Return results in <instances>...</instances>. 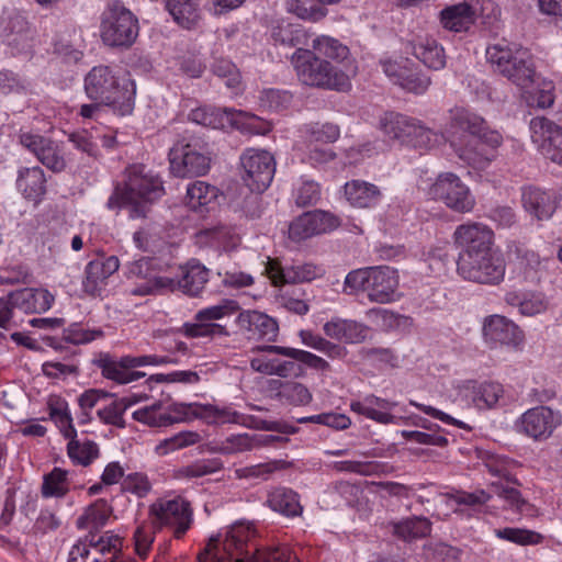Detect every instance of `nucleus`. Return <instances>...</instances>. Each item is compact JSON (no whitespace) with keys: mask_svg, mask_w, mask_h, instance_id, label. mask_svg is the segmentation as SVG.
<instances>
[{"mask_svg":"<svg viewBox=\"0 0 562 562\" xmlns=\"http://www.w3.org/2000/svg\"><path fill=\"white\" fill-rule=\"evenodd\" d=\"M256 530L249 522H236L225 535L211 537L198 562H299L288 547L259 550Z\"/></svg>","mask_w":562,"mask_h":562,"instance_id":"f257e3e1","label":"nucleus"},{"mask_svg":"<svg viewBox=\"0 0 562 562\" xmlns=\"http://www.w3.org/2000/svg\"><path fill=\"white\" fill-rule=\"evenodd\" d=\"M85 92L90 100L103 103L121 116L134 110L135 82L117 76L109 66H95L86 75Z\"/></svg>","mask_w":562,"mask_h":562,"instance_id":"f03ea898","label":"nucleus"},{"mask_svg":"<svg viewBox=\"0 0 562 562\" xmlns=\"http://www.w3.org/2000/svg\"><path fill=\"white\" fill-rule=\"evenodd\" d=\"M165 193L161 179L144 165H132L125 169V180L116 184L108 200L110 210L133 205L132 217L145 216L140 202H154Z\"/></svg>","mask_w":562,"mask_h":562,"instance_id":"7ed1b4c3","label":"nucleus"},{"mask_svg":"<svg viewBox=\"0 0 562 562\" xmlns=\"http://www.w3.org/2000/svg\"><path fill=\"white\" fill-rule=\"evenodd\" d=\"M486 59L494 70L517 87L529 88L536 76L535 64L528 48L502 40L486 48Z\"/></svg>","mask_w":562,"mask_h":562,"instance_id":"20e7f679","label":"nucleus"},{"mask_svg":"<svg viewBox=\"0 0 562 562\" xmlns=\"http://www.w3.org/2000/svg\"><path fill=\"white\" fill-rule=\"evenodd\" d=\"M397 271L389 266H374L350 271L344 282L347 294L366 292L369 301L387 304L396 301Z\"/></svg>","mask_w":562,"mask_h":562,"instance_id":"39448f33","label":"nucleus"},{"mask_svg":"<svg viewBox=\"0 0 562 562\" xmlns=\"http://www.w3.org/2000/svg\"><path fill=\"white\" fill-rule=\"evenodd\" d=\"M292 64L300 81L306 86L338 91L349 86L345 72L310 49L297 48L292 55Z\"/></svg>","mask_w":562,"mask_h":562,"instance_id":"423d86ee","label":"nucleus"},{"mask_svg":"<svg viewBox=\"0 0 562 562\" xmlns=\"http://www.w3.org/2000/svg\"><path fill=\"white\" fill-rule=\"evenodd\" d=\"M139 33L137 16L121 1L106 5L100 18V36L110 47H131Z\"/></svg>","mask_w":562,"mask_h":562,"instance_id":"0eeeda50","label":"nucleus"},{"mask_svg":"<svg viewBox=\"0 0 562 562\" xmlns=\"http://www.w3.org/2000/svg\"><path fill=\"white\" fill-rule=\"evenodd\" d=\"M148 515L154 529L169 528L177 539L182 538L193 524L191 503L182 496L157 499L149 506Z\"/></svg>","mask_w":562,"mask_h":562,"instance_id":"6e6552de","label":"nucleus"},{"mask_svg":"<svg viewBox=\"0 0 562 562\" xmlns=\"http://www.w3.org/2000/svg\"><path fill=\"white\" fill-rule=\"evenodd\" d=\"M170 172L178 178L201 177L211 169V151L205 144L178 142L168 153Z\"/></svg>","mask_w":562,"mask_h":562,"instance_id":"1a4fd4ad","label":"nucleus"},{"mask_svg":"<svg viewBox=\"0 0 562 562\" xmlns=\"http://www.w3.org/2000/svg\"><path fill=\"white\" fill-rule=\"evenodd\" d=\"M193 414L209 424H237L251 429L279 431L282 434L295 432V427L281 422L265 420L254 415H247L229 406L218 407L212 404L196 405Z\"/></svg>","mask_w":562,"mask_h":562,"instance_id":"9d476101","label":"nucleus"},{"mask_svg":"<svg viewBox=\"0 0 562 562\" xmlns=\"http://www.w3.org/2000/svg\"><path fill=\"white\" fill-rule=\"evenodd\" d=\"M122 550V539L111 532L89 535L70 549L67 562H114Z\"/></svg>","mask_w":562,"mask_h":562,"instance_id":"9b49d317","label":"nucleus"},{"mask_svg":"<svg viewBox=\"0 0 562 562\" xmlns=\"http://www.w3.org/2000/svg\"><path fill=\"white\" fill-rule=\"evenodd\" d=\"M36 29L25 12L5 9L0 15V41L13 55L32 48Z\"/></svg>","mask_w":562,"mask_h":562,"instance_id":"f8f14e48","label":"nucleus"},{"mask_svg":"<svg viewBox=\"0 0 562 562\" xmlns=\"http://www.w3.org/2000/svg\"><path fill=\"white\" fill-rule=\"evenodd\" d=\"M505 261L497 251L457 260L458 274L479 284H499L505 278Z\"/></svg>","mask_w":562,"mask_h":562,"instance_id":"ddd939ff","label":"nucleus"},{"mask_svg":"<svg viewBox=\"0 0 562 562\" xmlns=\"http://www.w3.org/2000/svg\"><path fill=\"white\" fill-rule=\"evenodd\" d=\"M429 194L458 213H469L475 206V198L470 188L453 172L438 175Z\"/></svg>","mask_w":562,"mask_h":562,"instance_id":"4468645a","label":"nucleus"},{"mask_svg":"<svg viewBox=\"0 0 562 562\" xmlns=\"http://www.w3.org/2000/svg\"><path fill=\"white\" fill-rule=\"evenodd\" d=\"M241 179L251 192L262 193L273 179L276 172L274 157L267 150L246 149L240 156Z\"/></svg>","mask_w":562,"mask_h":562,"instance_id":"2eb2a0df","label":"nucleus"},{"mask_svg":"<svg viewBox=\"0 0 562 562\" xmlns=\"http://www.w3.org/2000/svg\"><path fill=\"white\" fill-rule=\"evenodd\" d=\"M453 241L459 249L458 259L494 252V232L480 222H468L457 226Z\"/></svg>","mask_w":562,"mask_h":562,"instance_id":"dca6fc26","label":"nucleus"},{"mask_svg":"<svg viewBox=\"0 0 562 562\" xmlns=\"http://www.w3.org/2000/svg\"><path fill=\"white\" fill-rule=\"evenodd\" d=\"M531 138L543 156L562 166V126L544 117L536 116L530 124Z\"/></svg>","mask_w":562,"mask_h":562,"instance_id":"f3484780","label":"nucleus"},{"mask_svg":"<svg viewBox=\"0 0 562 562\" xmlns=\"http://www.w3.org/2000/svg\"><path fill=\"white\" fill-rule=\"evenodd\" d=\"M341 224L340 218L327 211L315 210L296 217L289 226V236L295 241L307 239L314 235L329 233Z\"/></svg>","mask_w":562,"mask_h":562,"instance_id":"a211bd4d","label":"nucleus"},{"mask_svg":"<svg viewBox=\"0 0 562 562\" xmlns=\"http://www.w3.org/2000/svg\"><path fill=\"white\" fill-rule=\"evenodd\" d=\"M19 138L21 145L30 150L47 169L56 173L66 169L67 162L64 150L57 142L27 132L21 133Z\"/></svg>","mask_w":562,"mask_h":562,"instance_id":"6ab92c4d","label":"nucleus"},{"mask_svg":"<svg viewBox=\"0 0 562 562\" xmlns=\"http://www.w3.org/2000/svg\"><path fill=\"white\" fill-rule=\"evenodd\" d=\"M154 261L153 258L144 257L128 263L125 272L126 277L137 280L135 286L131 289V294L145 296L157 294L165 290L169 278L158 274L153 266Z\"/></svg>","mask_w":562,"mask_h":562,"instance_id":"aec40b11","label":"nucleus"},{"mask_svg":"<svg viewBox=\"0 0 562 562\" xmlns=\"http://www.w3.org/2000/svg\"><path fill=\"white\" fill-rule=\"evenodd\" d=\"M450 127L462 130L480 139L482 144L496 148L502 144L503 137L497 131H491L485 120L464 108L450 110Z\"/></svg>","mask_w":562,"mask_h":562,"instance_id":"412c9836","label":"nucleus"},{"mask_svg":"<svg viewBox=\"0 0 562 562\" xmlns=\"http://www.w3.org/2000/svg\"><path fill=\"white\" fill-rule=\"evenodd\" d=\"M503 395V385L497 382L469 380L463 382L458 389L459 398L467 406H472L480 411L495 408Z\"/></svg>","mask_w":562,"mask_h":562,"instance_id":"4be33fe9","label":"nucleus"},{"mask_svg":"<svg viewBox=\"0 0 562 562\" xmlns=\"http://www.w3.org/2000/svg\"><path fill=\"white\" fill-rule=\"evenodd\" d=\"M559 412L548 406H537L525 412L519 420L521 431L535 440L549 438L561 424Z\"/></svg>","mask_w":562,"mask_h":562,"instance_id":"5701e85b","label":"nucleus"},{"mask_svg":"<svg viewBox=\"0 0 562 562\" xmlns=\"http://www.w3.org/2000/svg\"><path fill=\"white\" fill-rule=\"evenodd\" d=\"M266 273L276 286L285 283L310 282L322 274V269L313 263H293L282 266L279 261L269 258Z\"/></svg>","mask_w":562,"mask_h":562,"instance_id":"b1692460","label":"nucleus"},{"mask_svg":"<svg viewBox=\"0 0 562 562\" xmlns=\"http://www.w3.org/2000/svg\"><path fill=\"white\" fill-rule=\"evenodd\" d=\"M382 67L385 75L407 92L423 94L431 83L429 76L417 68H408L406 64L384 61Z\"/></svg>","mask_w":562,"mask_h":562,"instance_id":"393cba45","label":"nucleus"},{"mask_svg":"<svg viewBox=\"0 0 562 562\" xmlns=\"http://www.w3.org/2000/svg\"><path fill=\"white\" fill-rule=\"evenodd\" d=\"M120 268L116 256L94 259L86 266L83 291L91 296H101L105 289L106 280Z\"/></svg>","mask_w":562,"mask_h":562,"instance_id":"a878e982","label":"nucleus"},{"mask_svg":"<svg viewBox=\"0 0 562 562\" xmlns=\"http://www.w3.org/2000/svg\"><path fill=\"white\" fill-rule=\"evenodd\" d=\"M482 333L487 344L516 346L522 339L519 327L502 315H490L483 322Z\"/></svg>","mask_w":562,"mask_h":562,"instance_id":"bb28decb","label":"nucleus"},{"mask_svg":"<svg viewBox=\"0 0 562 562\" xmlns=\"http://www.w3.org/2000/svg\"><path fill=\"white\" fill-rule=\"evenodd\" d=\"M209 281V270L200 262H188L181 269V277L178 279L169 278L165 290L180 291L188 296H198Z\"/></svg>","mask_w":562,"mask_h":562,"instance_id":"cd10ccee","label":"nucleus"},{"mask_svg":"<svg viewBox=\"0 0 562 562\" xmlns=\"http://www.w3.org/2000/svg\"><path fill=\"white\" fill-rule=\"evenodd\" d=\"M237 325L248 338L274 341L279 333L277 321L265 313L244 311L237 317Z\"/></svg>","mask_w":562,"mask_h":562,"instance_id":"c85d7f7f","label":"nucleus"},{"mask_svg":"<svg viewBox=\"0 0 562 562\" xmlns=\"http://www.w3.org/2000/svg\"><path fill=\"white\" fill-rule=\"evenodd\" d=\"M525 211L538 221L551 218L557 210L558 196L552 191L536 187L525 188L521 195Z\"/></svg>","mask_w":562,"mask_h":562,"instance_id":"c756f323","label":"nucleus"},{"mask_svg":"<svg viewBox=\"0 0 562 562\" xmlns=\"http://www.w3.org/2000/svg\"><path fill=\"white\" fill-rule=\"evenodd\" d=\"M326 336L345 344H361L367 339L369 327L353 319L334 317L323 326Z\"/></svg>","mask_w":562,"mask_h":562,"instance_id":"7c9ffc66","label":"nucleus"},{"mask_svg":"<svg viewBox=\"0 0 562 562\" xmlns=\"http://www.w3.org/2000/svg\"><path fill=\"white\" fill-rule=\"evenodd\" d=\"M394 406H396L395 402L375 395H367L361 401H352L350 403V409L353 413L363 415L383 425L396 423V417L389 413Z\"/></svg>","mask_w":562,"mask_h":562,"instance_id":"2f4dec72","label":"nucleus"},{"mask_svg":"<svg viewBox=\"0 0 562 562\" xmlns=\"http://www.w3.org/2000/svg\"><path fill=\"white\" fill-rule=\"evenodd\" d=\"M476 15L477 9L464 1L441 10L440 23L445 30L450 32H467L475 23Z\"/></svg>","mask_w":562,"mask_h":562,"instance_id":"473e14b6","label":"nucleus"},{"mask_svg":"<svg viewBox=\"0 0 562 562\" xmlns=\"http://www.w3.org/2000/svg\"><path fill=\"white\" fill-rule=\"evenodd\" d=\"M344 193L350 205L359 209L375 207L383 196L378 186L360 179L346 182Z\"/></svg>","mask_w":562,"mask_h":562,"instance_id":"72a5a7b5","label":"nucleus"},{"mask_svg":"<svg viewBox=\"0 0 562 562\" xmlns=\"http://www.w3.org/2000/svg\"><path fill=\"white\" fill-rule=\"evenodd\" d=\"M266 505L286 518L300 517L303 514L300 495L285 486H278L269 491Z\"/></svg>","mask_w":562,"mask_h":562,"instance_id":"f704fd0d","label":"nucleus"},{"mask_svg":"<svg viewBox=\"0 0 562 562\" xmlns=\"http://www.w3.org/2000/svg\"><path fill=\"white\" fill-rule=\"evenodd\" d=\"M417 121L418 120L415 117L389 111L380 117L379 128L390 139H395L407 145L411 133L415 131Z\"/></svg>","mask_w":562,"mask_h":562,"instance_id":"c9c22d12","label":"nucleus"},{"mask_svg":"<svg viewBox=\"0 0 562 562\" xmlns=\"http://www.w3.org/2000/svg\"><path fill=\"white\" fill-rule=\"evenodd\" d=\"M241 114V111L231 108L200 106L190 112L189 119L196 124L217 130L235 124L236 116Z\"/></svg>","mask_w":562,"mask_h":562,"instance_id":"e433bc0d","label":"nucleus"},{"mask_svg":"<svg viewBox=\"0 0 562 562\" xmlns=\"http://www.w3.org/2000/svg\"><path fill=\"white\" fill-rule=\"evenodd\" d=\"M46 181L41 167H25L19 170L16 188L26 200L38 203L46 193Z\"/></svg>","mask_w":562,"mask_h":562,"instance_id":"4c0bfd02","label":"nucleus"},{"mask_svg":"<svg viewBox=\"0 0 562 562\" xmlns=\"http://www.w3.org/2000/svg\"><path fill=\"white\" fill-rule=\"evenodd\" d=\"M124 362V357L120 360H115L109 353H100V356L93 360V363L101 370V374L105 379L112 380L119 384L134 382L145 376L144 372L130 371Z\"/></svg>","mask_w":562,"mask_h":562,"instance_id":"58836bf2","label":"nucleus"},{"mask_svg":"<svg viewBox=\"0 0 562 562\" xmlns=\"http://www.w3.org/2000/svg\"><path fill=\"white\" fill-rule=\"evenodd\" d=\"M11 297L14 299L16 307L25 313H44L54 303V296L45 289L16 290L11 292Z\"/></svg>","mask_w":562,"mask_h":562,"instance_id":"ea45409f","label":"nucleus"},{"mask_svg":"<svg viewBox=\"0 0 562 562\" xmlns=\"http://www.w3.org/2000/svg\"><path fill=\"white\" fill-rule=\"evenodd\" d=\"M252 350L284 356L300 362L301 366L305 364L306 367L314 369L316 371L325 372L330 370V364L327 360L302 349L277 345H262L257 346Z\"/></svg>","mask_w":562,"mask_h":562,"instance_id":"a19ab883","label":"nucleus"},{"mask_svg":"<svg viewBox=\"0 0 562 562\" xmlns=\"http://www.w3.org/2000/svg\"><path fill=\"white\" fill-rule=\"evenodd\" d=\"M506 252L508 258L515 261L518 268L524 271L526 280L533 281L536 279V273L541 265L537 252L519 240H509L506 245Z\"/></svg>","mask_w":562,"mask_h":562,"instance_id":"79ce46f5","label":"nucleus"},{"mask_svg":"<svg viewBox=\"0 0 562 562\" xmlns=\"http://www.w3.org/2000/svg\"><path fill=\"white\" fill-rule=\"evenodd\" d=\"M166 9L173 21L183 29H195L201 20L198 0H165Z\"/></svg>","mask_w":562,"mask_h":562,"instance_id":"37998d69","label":"nucleus"},{"mask_svg":"<svg viewBox=\"0 0 562 562\" xmlns=\"http://www.w3.org/2000/svg\"><path fill=\"white\" fill-rule=\"evenodd\" d=\"M507 304L518 307L519 312L526 316H535L543 313L549 306V300L542 292H508L505 295Z\"/></svg>","mask_w":562,"mask_h":562,"instance_id":"c03bdc74","label":"nucleus"},{"mask_svg":"<svg viewBox=\"0 0 562 562\" xmlns=\"http://www.w3.org/2000/svg\"><path fill=\"white\" fill-rule=\"evenodd\" d=\"M408 46L413 55L426 67L439 70L446 66L445 49L435 40L424 38L416 43H409Z\"/></svg>","mask_w":562,"mask_h":562,"instance_id":"a18cd8bd","label":"nucleus"},{"mask_svg":"<svg viewBox=\"0 0 562 562\" xmlns=\"http://www.w3.org/2000/svg\"><path fill=\"white\" fill-rule=\"evenodd\" d=\"M450 146L460 160L475 169L486 168L492 158L481 153L477 148V140L474 139H451Z\"/></svg>","mask_w":562,"mask_h":562,"instance_id":"49530a36","label":"nucleus"},{"mask_svg":"<svg viewBox=\"0 0 562 562\" xmlns=\"http://www.w3.org/2000/svg\"><path fill=\"white\" fill-rule=\"evenodd\" d=\"M111 513L112 508L105 499H97L78 517L77 527L79 529L98 530L106 524Z\"/></svg>","mask_w":562,"mask_h":562,"instance_id":"de8ad7c7","label":"nucleus"},{"mask_svg":"<svg viewBox=\"0 0 562 562\" xmlns=\"http://www.w3.org/2000/svg\"><path fill=\"white\" fill-rule=\"evenodd\" d=\"M313 50L319 58L325 57L336 63H342L348 59L350 50L348 46L342 44L339 40L328 36L319 35L312 42Z\"/></svg>","mask_w":562,"mask_h":562,"instance_id":"09e8293b","label":"nucleus"},{"mask_svg":"<svg viewBox=\"0 0 562 562\" xmlns=\"http://www.w3.org/2000/svg\"><path fill=\"white\" fill-rule=\"evenodd\" d=\"M138 398L136 395L124 396L112 401L109 405L98 409L99 418L109 425L116 426L119 428L125 427V420L123 415L125 411L132 405L136 404Z\"/></svg>","mask_w":562,"mask_h":562,"instance_id":"8fccbe9b","label":"nucleus"},{"mask_svg":"<svg viewBox=\"0 0 562 562\" xmlns=\"http://www.w3.org/2000/svg\"><path fill=\"white\" fill-rule=\"evenodd\" d=\"M173 412L175 414L167 412H157L155 411V406H146L144 408L135 411L133 413V418L137 422L147 424L151 427H161L183 420L181 415L186 413L184 408H175Z\"/></svg>","mask_w":562,"mask_h":562,"instance_id":"3c124183","label":"nucleus"},{"mask_svg":"<svg viewBox=\"0 0 562 562\" xmlns=\"http://www.w3.org/2000/svg\"><path fill=\"white\" fill-rule=\"evenodd\" d=\"M431 532V522L423 516L406 518L394 525V533L403 540L409 541L425 538Z\"/></svg>","mask_w":562,"mask_h":562,"instance_id":"603ef678","label":"nucleus"},{"mask_svg":"<svg viewBox=\"0 0 562 562\" xmlns=\"http://www.w3.org/2000/svg\"><path fill=\"white\" fill-rule=\"evenodd\" d=\"M271 37L276 44L296 47L305 44L306 34L300 24L281 21L272 27Z\"/></svg>","mask_w":562,"mask_h":562,"instance_id":"864d4df0","label":"nucleus"},{"mask_svg":"<svg viewBox=\"0 0 562 562\" xmlns=\"http://www.w3.org/2000/svg\"><path fill=\"white\" fill-rule=\"evenodd\" d=\"M277 396L280 401L294 406H304L312 401V393L307 386L297 381H280Z\"/></svg>","mask_w":562,"mask_h":562,"instance_id":"5fc2aeb1","label":"nucleus"},{"mask_svg":"<svg viewBox=\"0 0 562 562\" xmlns=\"http://www.w3.org/2000/svg\"><path fill=\"white\" fill-rule=\"evenodd\" d=\"M217 188L204 181H195L187 189L186 201L190 209L198 211L217 198Z\"/></svg>","mask_w":562,"mask_h":562,"instance_id":"6e6d98bb","label":"nucleus"},{"mask_svg":"<svg viewBox=\"0 0 562 562\" xmlns=\"http://www.w3.org/2000/svg\"><path fill=\"white\" fill-rule=\"evenodd\" d=\"M67 452L74 463L88 467L99 457V447L94 441L79 442L76 437L69 439Z\"/></svg>","mask_w":562,"mask_h":562,"instance_id":"4d7b16f0","label":"nucleus"},{"mask_svg":"<svg viewBox=\"0 0 562 562\" xmlns=\"http://www.w3.org/2000/svg\"><path fill=\"white\" fill-rule=\"evenodd\" d=\"M68 471L60 468H54L48 474L44 475L42 494L44 497H63L68 491Z\"/></svg>","mask_w":562,"mask_h":562,"instance_id":"13d9d810","label":"nucleus"},{"mask_svg":"<svg viewBox=\"0 0 562 562\" xmlns=\"http://www.w3.org/2000/svg\"><path fill=\"white\" fill-rule=\"evenodd\" d=\"M445 140L446 137L442 133L435 132L429 127H426L418 120L415 125V131L411 133L407 145L420 149H430L443 143Z\"/></svg>","mask_w":562,"mask_h":562,"instance_id":"bf43d9fd","label":"nucleus"},{"mask_svg":"<svg viewBox=\"0 0 562 562\" xmlns=\"http://www.w3.org/2000/svg\"><path fill=\"white\" fill-rule=\"evenodd\" d=\"M222 469L223 462L218 458L201 459L179 469L178 477H202L218 472Z\"/></svg>","mask_w":562,"mask_h":562,"instance_id":"052dcab7","label":"nucleus"},{"mask_svg":"<svg viewBox=\"0 0 562 562\" xmlns=\"http://www.w3.org/2000/svg\"><path fill=\"white\" fill-rule=\"evenodd\" d=\"M49 415L66 439H72V437H77V431L72 425V418L66 403H57L56 405H50Z\"/></svg>","mask_w":562,"mask_h":562,"instance_id":"680f3d73","label":"nucleus"},{"mask_svg":"<svg viewBox=\"0 0 562 562\" xmlns=\"http://www.w3.org/2000/svg\"><path fill=\"white\" fill-rule=\"evenodd\" d=\"M293 196L299 206L314 205L321 200V186L314 180H302Z\"/></svg>","mask_w":562,"mask_h":562,"instance_id":"e2e57ef3","label":"nucleus"},{"mask_svg":"<svg viewBox=\"0 0 562 562\" xmlns=\"http://www.w3.org/2000/svg\"><path fill=\"white\" fill-rule=\"evenodd\" d=\"M495 536L520 546L538 543L540 538V535L535 531L512 527L495 529Z\"/></svg>","mask_w":562,"mask_h":562,"instance_id":"0e129e2a","label":"nucleus"},{"mask_svg":"<svg viewBox=\"0 0 562 562\" xmlns=\"http://www.w3.org/2000/svg\"><path fill=\"white\" fill-rule=\"evenodd\" d=\"M200 435L194 431H180L177 435L165 439L158 447L157 451L160 454H166L169 451H175L191 445L196 443L200 440Z\"/></svg>","mask_w":562,"mask_h":562,"instance_id":"69168bd1","label":"nucleus"},{"mask_svg":"<svg viewBox=\"0 0 562 562\" xmlns=\"http://www.w3.org/2000/svg\"><path fill=\"white\" fill-rule=\"evenodd\" d=\"M255 448V436L249 434L232 435L221 446L222 452L227 454L250 451Z\"/></svg>","mask_w":562,"mask_h":562,"instance_id":"338daca9","label":"nucleus"},{"mask_svg":"<svg viewBox=\"0 0 562 562\" xmlns=\"http://www.w3.org/2000/svg\"><path fill=\"white\" fill-rule=\"evenodd\" d=\"M292 101V94L288 91L278 89H267L260 95L262 106L271 111L285 109Z\"/></svg>","mask_w":562,"mask_h":562,"instance_id":"774afa93","label":"nucleus"}]
</instances>
